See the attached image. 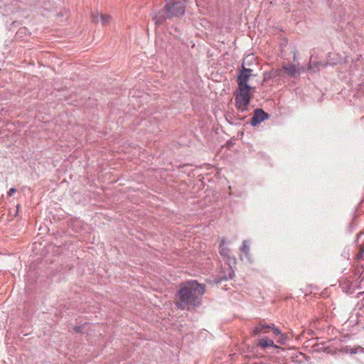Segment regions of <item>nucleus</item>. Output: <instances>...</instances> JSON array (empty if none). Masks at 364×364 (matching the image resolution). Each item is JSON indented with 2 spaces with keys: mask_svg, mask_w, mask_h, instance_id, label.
<instances>
[{
  "mask_svg": "<svg viewBox=\"0 0 364 364\" xmlns=\"http://www.w3.org/2000/svg\"><path fill=\"white\" fill-rule=\"evenodd\" d=\"M205 291V286L196 281L182 284L178 293L177 306L181 309L191 310L201 304L202 296Z\"/></svg>",
  "mask_w": 364,
  "mask_h": 364,
  "instance_id": "obj_1",
  "label": "nucleus"
},
{
  "mask_svg": "<svg viewBox=\"0 0 364 364\" xmlns=\"http://www.w3.org/2000/svg\"><path fill=\"white\" fill-rule=\"evenodd\" d=\"M341 351L343 353L350 354L364 353V348L360 346H354L353 348L350 346H345L341 348Z\"/></svg>",
  "mask_w": 364,
  "mask_h": 364,
  "instance_id": "obj_9",
  "label": "nucleus"
},
{
  "mask_svg": "<svg viewBox=\"0 0 364 364\" xmlns=\"http://www.w3.org/2000/svg\"><path fill=\"white\" fill-rule=\"evenodd\" d=\"M362 251H363V252H364V248H363V249H362Z\"/></svg>",
  "mask_w": 364,
  "mask_h": 364,
  "instance_id": "obj_16",
  "label": "nucleus"
},
{
  "mask_svg": "<svg viewBox=\"0 0 364 364\" xmlns=\"http://www.w3.org/2000/svg\"><path fill=\"white\" fill-rule=\"evenodd\" d=\"M100 18L102 25H107L111 21V16L109 15H105L102 14H92V19L95 22H97Z\"/></svg>",
  "mask_w": 364,
  "mask_h": 364,
  "instance_id": "obj_8",
  "label": "nucleus"
},
{
  "mask_svg": "<svg viewBox=\"0 0 364 364\" xmlns=\"http://www.w3.org/2000/svg\"><path fill=\"white\" fill-rule=\"evenodd\" d=\"M257 345L262 349H266L268 348H277V346L274 343L273 341L269 340L267 338H261L259 341Z\"/></svg>",
  "mask_w": 364,
  "mask_h": 364,
  "instance_id": "obj_10",
  "label": "nucleus"
},
{
  "mask_svg": "<svg viewBox=\"0 0 364 364\" xmlns=\"http://www.w3.org/2000/svg\"><path fill=\"white\" fill-rule=\"evenodd\" d=\"M282 70L285 73L288 75V76L292 77H295L297 74L300 73L301 70H304L303 68H299L298 65L295 64H289V65H284L282 66Z\"/></svg>",
  "mask_w": 364,
  "mask_h": 364,
  "instance_id": "obj_7",
  "label": "nucleus"
},
{
  "mask_svg": "<svg viewBox=\"0 0 364 364\" xmlns=\"http://www.w3.org/2000/svg\"><path fill=\"white\" fill-rule=\"evenodd\" d=\"M252 75V70L250 68H246L242 64V68L237 75L238 86L250 87L248 84V80Z\"/></svg>",
  "mask_w": 364,
  "mask_h": 364,
  "instance_id": "obj_5",
  "label": "nucleus"
},
{
  "mask_svg": "<svg viewBox=\"0 0 364 364\" xmlns=\"http://www.w3.org/2000/svg\"><path fill=\"white\" fill-rule=\"evenodd\" d=\"M16 191V188H11L8 191V196L11 197L14 195V193Z\"/></svg>",
  "mask_w": 364,
  "mask_h": 364,
  "instance_id": "obj_14",
  "label": "nucleus"
},
{
  "mask_svg": "<svg viewBox=\"0 0 364 364\" xmlns=\"http://www.w3.org/2000/svg\"><path fill=\"white\" fill-rule=\"evenodd\" d=\"M220 254L223 257H229V249L225 246V240L224 238H221L220 240Z\"/></svg>",
  "mask_w": 364,
  "mask_h": 364,
  "instance_id": "obj_11",
  "label": "nucleus"
},
{
  "mask_svg": "<svg viewBox=\"0 0 364 364\" xmlns=\"http://www.w3.org/2000/svg\"><path fill=\"white\" fill-rule=\"evenodd\" d=\"M269 329L272 330V333L275 336H280L281 338H283L284 335L282 334L281 331L278 328L275 327L274 324H273V323H271V324L260 323V324L256 326L255 327L254 330L252 331V335L254 336H257L262 333H266L268 332Z\"/></svg>",
  "mask_w": 364,
  "mask_h": 364,
  "instance_id": "obj_4",
  "label": "nucleus"
},
{
  "mask_svg": "<svg viewBox=\"0 0 364 364\" xmlns=\"http://www.w3.org/2000/svg\"><path fill=\"white\" fill-rule=\"evenodd\" d=\"M250 249L248 242L247 240H244L242 242V245L240 247V251L245 254L246 258L249 261L250 260Z\"/></svg>",
  "mask_w": 364,
  "mask_h": 364,
  "instance_id": "obj_13",
  "label": "nucleus"
},
{
  "mask_svg": "<svg viewBox=\"0 0 364 364\" xmlns=\"http://www.w3.org/2000/svg\"><path fill=\"white\" fill-rule=\"evenodd\" d=\"M327 65L326 63H323L321 61H318V62H313L311 61V60H310L309 62V70L313 71V72H316L317 70H319L320 68L321 67H326Z\"/></svg>",
  "mask_w": 364,
  "mask_h": 364,
  "instance_id": "obj_12",
  "label": "nucleus"
},
{
  "mask_svg": "<svg viewBox=\"0 0 364 364\" xmlns=\"http://www.w3.org/2000/svg\"><path fill=\"white\" fill-rule=\"evenodd\" d=\"M296 59V55H294V60Z\"/></svg>",
  "mask_w": 364,
  "mask_h": 364,
  "instance_id": "obj_15",
  "label": "nucleus"
},
{
  "mask_svg": "<svg viewBox=\"0 0 364 364\" xmlns=\"http://www.w3.org/2000/svg\"><path fill=\"white\" fill-rule=\"evenodd\" d=\"M251 89L252 87L238 86V91L235 93V106L242 112L247 110L251 99Z\"/></svg>",
  "mask_w": 364,
  "mask_h": 364,
  "instance_id": "obj_3",
  "label": "nucleus"
},
{
  "mask_svg": "<svg viewBox=\"0 0 364 364\" xmlns=\"http://www.w3.org/2000/svg\"><path fill=\"white\" fill-rule=\"evenodd\" d=\"M269 117L267 113H266L262 109L257 108L255 109L254 115L251 119L250 124L255 127L267 119Z\"/></svg>",
  "mask_w": 364,
  "mask_h": 364,
  "instance_id": "obj_6",
  "label": "nucleus"
},
{
  "mask_svg": "<svg viewBox=\"0 0 364 364\" xmlns=\"http://www.w3.org/2000/svg\"><path fill=\"white\" fill-rule=\"evenodd\" d=\"M185 11L186 0H166L164 9L156 14L153 19L156 25H160L167 18L183 16Z\"/></svg>",
  "mask_w": 364,
  "mask_h": 364,
  "instance_id": "obj_2",
  "label": "nucleus"
}]
</instances>
